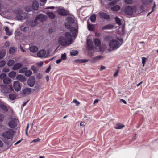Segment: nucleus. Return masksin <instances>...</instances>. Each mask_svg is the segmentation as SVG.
Wrapping results in <instances>:
<instances>
[{
  "instance_id": "obj_1",
  "label": "nucleus",
  "mask_w": 158,
  "mask_h": 158,
  "mask_svg": "<svg viewBox=\"0 0 158 158\" xmlns=\"http://www.w3.org/2000/svg\"><path fill=\"white\" fill-rule=\"evenodd\" d=\"M77 35V30L75 27L73 28L70 30V33L66 32L65 33V38L63 37L59 38L58 42L62 46H67L71 44L73 41V38Z\"/></svg>"
},
{
  "instance_id": "obj_2",
  "label": "nucleus",
  "mask_w": 158,
  "mask_h": 158,
  "mask_svg": "<svg viewBox=\"0 0 158 158\" xmlns=\"http://www.w3.org/2000/svg\"><path fill=\"white\" fill-rule=\"evenodd\" d=\"M123 40L121 39L118 40H113L109 43V45L112 50L118 49L122 43Z\"/></svg>"
},
{
  "instance_id": "obj_3",
  "label": "nucleus",
  "mask_w": 158,
  "mask_h": 158,
  "mask_svg": "<svg viewBox=\"0 0 158 158\" xmlns=\"http://www.w3.org/2000/svg\"><path fill=\"white\" fill-rule=\"evenodd\" d=\"M50 52L48 50L47 52L44 49L40 50L36 54H35L34 56L35 57H38L41 58H45L48 57L49 55Z\"/></svg>"
},
{
  "instance_id": "obj_4",
  "label": "nucleus",
  "mask_w": 158,
  "mask_h": 158,
  "mask_svg": "<svg viewBox=\"0 0 158 158\" xmlns=\"http://www.w3.org/2000/svg\"><path fill=\"white\" fill-rule=\"evenodd\" d=\"M67 22L65 24L66 28L68 29H70L71 30L73 28L75 27L76 29L77 33V25H76V27H72V24L74 23V20L72 18L69 17L67 18Z\"/></svg>"
},
{
  "instance_id": "obj_5",
  "label": "nucleus",
  "mask_w": 158,
  "mask_h": 158,
  "mask_svg": "<svg viewBox=\"0 0 158 158\" xmlns=\"http://www.w3.org/2000/svg\"><path fill=\"white\" fill-rule=\"evenodd\" d=\"M124 10L126 14L130 15L136 11V8L135 6H133L131 7L128 6L125 8Z\"/></svg>"
},
{
  "instance_id": "obj_6",
  "label": "nucleus",
  "mask_w": 158,
  "mask_h": 158,
  "mask_svg": "<svg viewBox=\"0 0 158 158\" xmlns=\"http://www.w3.org/2000/svg\"><path fill=\"white\" fill-rule=\"evenodd\" d=\"M14 133V130L12 129H9L7 131L4 132L2 135L4 138L8 139H10L13 137Z\"/></svg>"
},
{
  "instance_id": "obj_7",
  "label": "nucleus",
  "mask_w": 158,
  "mask_h": 158,
  "mask_svg": "<svg viewBox=\"0 0 158 158\" xmlns=\"http://www.w3.org/2000/svg\"><path fill=\"white\" fill-rule=\"evenodd\" d=\"M19 122L18 119L16 118H12L8 122V126L11 128H15L17 126Z\"/></svg>"
},
{
  "instance_id": "obj_8",
  "label": "nucleus",
  "mask_w": 158,
  "mask_h": 158,
  "mask_svg": "<svg viewBox=\"0 0 158 158\" xmlns=\"http://www.w3.org/2000/svg\"><path fill=\"white\" fill-rule=\"evenodd\" d=\"M94 42L95 45L98 47V49H97V51L99 50L101 52H102L103 50L101 46V42L100 40L97 38H95L94 39Z\"/></svg>"
},
{
  "instance_id": "obj_9",
  "label": "nucleus",
  "mask_w": 158,
  "mask_h": 158,
  "mask_svg": "<svg viewBox=\"0 0 158 158\" xmlns=\"http://www.w3.org/2000/svg\"><path fill=\"white\" fill-rule=\"evenodd\" d=\"M87 47L89 50L94 51V48H93V44L92 40L89 39H87Z\"/></svg>"
},
{
  "instance_id": "obj_10",
  "label": "nucleus",
  "mask_w": 158,
  "mask_h": 158,
  "mask_svg": "<svg viewBox=\"0 0 158 158\" xmlns=\"http://www.w3.org/2000/svg\"><path fill=\"white\" fill-rule=\"evenodd\" d=\"M13 87L15 90L16 91H20L21 87L19 85V82L18 81H15L13 83Z\"/></svg>"
},
{
  "instance_id": "obj_11",
  "label": "nucleus",
  "mask_w": 158,
  "mask_h": 158,
  "mask_svg": "<svg viewBox=\"0 0 158 158\" xmlns=\"http://www.w3.org/2000/svg\"><path fill=\"white\" fill-rule=\"evenodd\" d=\"M36 18L37 20H39L41 22H43L46 20L47 16L43 14H40L38 15Z\"/></svg>"
},
{
  "instance_id": "obj_12",
  "label": "nucleus",
  "mask_w": 158,
  "mask_h": 158,
  "mask_svg": "<svg viewBox=\"0 0 158 158\" xmlns=\"http://www.w3.org/2000/svg\"><path fill=\"white\" fill-rule=\"evenodd\" d=\"M58 13L61 15H66L65 10L62 7H59L57 10Z\"/></svg>"
},
{
  "instance_id": "obj_13",
  "label": "nucleus",
  "mask_w": 158,
  "mask_h": 158,
  "mask_svg": "<svg viewBox=\"0 0 158 158\" xmlns=\"http://www.w3.org/2000/svg\"><path fill=\"white\" fill-rule=\"evenodd\" d=\"M16 78L17 80L22 82H23L26 80V78H25L23 76L21 75H19L17 76L16 77Z\"/></svg>"
},
{
  "instance_id": "obj_14",
  "label": "nucleus",
  "mask_w": 158,
  "mask_h": 158,
  "mask_svg": "<svg viewBox=\"0 0 158 158\" xmlns=\"http://www.w3.org/2000/svg\"><path fill=\"white\" fill-rule=\"evenodd\" d=\"M39 7V4L37 2L36 0H34L33 2L32 7L33 9L35 10H37Z\"/></svg>"
},
{
  "instance_id": "obj_15",
  "label": "nucleus",
  "mask_w": 158,
  "mask_h": 158,
  "mask_svg": "<svg viewBox=\"0 0 158 158\" xmlns=\"http://www.w3.org/2000/svg\"><path fill=\"white\" fill-rule=\"evenodd\" d=\"M31 90L30 88H26L24 89L22 92V94L23 95L28 94L31 92Z\"/></svg>"
},
{
  "instance_id": "obj_16",
  "label": "nucleus",
  "mask_w": 158,
  "mask_h": 158,
  "mask_svg": "<svg viewBox=\"0 0 158 158\" xmlns=\"http://www.w3.org/2000/svg\"><path fill=\"white\" fill-rule=\"evenodd\" d=\"M23 64H22L20 63L15 64L13 67L12 69L13 70H17L22 67Z\"/></svg>"
},
{
  "instance_id": "obj_17",
  "label": "nucleus",
  "mask_w": 158,
  "mask_h": 158,
  "mask_svg": "<svg viewBox=\"0 0 158 158\" xmlns=\"http://www.w3.org/2000/svg\"><path fill=\"white\" fill-rule=\"evenodd\" d=\"M27 83L30 87H33L35 84L34 79L32 78L29 79L28 80Z\"/></svg>"
},
{
  "instance_id": "obj_18",
  "label": "nucleus",
  "mask_w": 158,
  "mask_h": 158,
  "mask_svg": "<svg viewBox=\"0 0 158 158\" xmlns=\"http://www.w3.org/2000/svg\"><path fill=\"white\" fill-rule=\"evenodd\" d=\"M99 14L100 17L102 19H107L109 18V15L104 13L100 12Z\"/></svg>"
},
{
  "instance_id": "obj_19",
  "label": "nucleus",
  "mask_w": 158,
  "mask_h": 158,
  "mask_svg": "<svg viewBox=\"0 0 158 158\" xmlns=\"http://www.w3.org/2000/svg\"><path fill=\"white\" fill-rule=\"evenodd\" d=\"M114 25L112 24H109L103 26L102 29L103 30H110L113 28Z\"/></svg>"
},
{
  "instance_id": "obj_20",
  "label": "nucleus",
  "mask_w": 158,
  "mask_h": 158,
  "mask_svg": "<svg viewBox=\"0 0 158 158\" xmlns=\"http://www.w3.org/2000/svg\"><path fill=\"white\" fill-rule=\"evenodd\" d=\"M29 50L30 51L32 52H36L38 50V47L36 46H32L30 47Z\"/></svg>"
},
{
  "instance_id": "obj_21",
  "label": "nucleus",
  "mask_w": 158,
  "mask_h": 158,
  "mask_svg": "<svg viewBox=\"0 0 158 158\" xmlns=\"http://www.w3.org/2000/svg\"><path fill=\"white\" fill-rule=\"evenodd\" d=\"M0 108L5 111H7L8 109L3 102H0Z\"/></svg>"
},
{
  "instance_id": "obj_22",
  "label": "nucleus",
  "mask_w": 158,
  "mask_h": 158,
  "mask_svg": "<svg viewBox=\"0 0 158 158\" xmlns=\"http://www.w3.org/2000/svg\"><path fill=\"white\" fill-rule=\"evenodd\" d=\"M4 29L7 35L9 36L12 35V31L11 30H10L9 28L7 26L4 27Z\"/></svg>"
},
{
  "instance_id": "obj_23",
  "label": "nucleus",
  "mask_w": 158,
  "mask_h": 158,
  "mask_svg": "<svg viewBox=\"0 0 158 158\" xmlns=\"http://www.w3.org/2000/svg\"><path fill=\"white\" fill-rule=\"evenodd\" d=\"M7 86H1V91L2 93H7L9 92L7 89Z\"/></svg>"
},
{
  "instance_id": "obj_24",
  "label": "nucleus",
  "mask_w": 158,
  "mask_h": 158,
  "mask_svg": "<svg viewBox=\"0 0 158 158\" xmlns=\"http://www.w3.org/2000/svg\"><path fill=\"white\" fill-rule=\"evenodd\" d=\"M125 125L121 123H117L116 124L115 128L117 129H120L124 128Z\"/></svg>"
},
{
  "instance_id": "obj_25",
  "label": "nucleus",
  "mask_w": 158,
  "mask_h": 158,
  "mask_svg": "<svg viewBox=\"0 0 158 158\" xmlns=\"http://www.w3.org/2000/svg\"><path fill=\"white\" fill-rule=\"evenodd\" d=\"M120 6L118 5H115L111 8V10L113 11H117L119 10Z\"/></svg>"
},
{
  "instance_id": "obj_26",
  "label": "nucleus",
  "mask_w": 158,
  "mask_h": 158,
  "mask_svg": "<svg viewBox=\"0 0 158 158\" xmlns=\"http://www.w3.org/2000/svg\"><path fill=\"white\" fill-rule=\"evenodd\" d=\"M102 58V56H96L94 57L92 60V62L94 63L96 62V61L99 60Z\"/></svg>"
},
{
  "instance_id": "obj_27",
  "label": "nucleus",
  "mask_w": 158,
  "mask_h": 158,
  "mask_svg": "<svg viewBox=\"0 0 158 158\" xmlns=\"http://www.w3.org/2000/svg\"><path fill=\"white\" fill-rule=\"evenodd\" d=\"M4 84H9L11 82V79L9 78H6L3 79V81Z\"/></svg>"
},
{
  "instance_id": "obj_28",
  "label": "nucleus",
  "mask_w": 158,
  "mask_h": 158,
  "mask_svg": "<svg viewBox=\"0 0 158 158\" xmlns=\"http://www.w3.org/2000/svg\"><path fill=\"white\" fill-rule=\"evenodd\" d=\"M37 20H36L35 18V20L31 21L29 23V24L31 27H34L37 24Z\"/></svg>"
},
{
  "instance_id": "obj_29",
  "label": "nucleus",
  "mask_w": 158,
  "mask_h": 158,
  "mask_svg": "<svg viewBox=\"0 0 158 158\" xmlns=\"http://www.w3.org/2000/svg\"><path fill=\"white\" fill-rule=\"evenodd\" d=\"M21 31L23 32H26L29 30V28L27 27H26L23 25L20 27Z\"/></svg>"
},
{
  "instance_id": "obj_30",
  "label": "nucleus",
  "mask_w": 158,
  "mask_h": 158,
  "mask_svg": "<svg viewBox=\"0 0 158 158\" xmlns=\"http://www.w3.org/2000/svg\"><path fill=\"white\" fill-rule=\"evenodd\" d=\"M47 15L51 19H53L55 17V14L51 12H48L47 13Z\"/></svg>"
},
{
  "instance_id": "obj_31",
  "label": "nucleus",
  "mask_w": 158,
  "mask_h": 158,
  "mask_svg": "<svg viewBox=\"0 0 158 158\" xmlns=\"http://www.w3.org/2000/svg\"><path fill=\"white\" fill-rule=\"evenodd\" d=\"M88 28L89 30L93 31L94 29V25L93 24H89L88 22Z\"/></svg>"
},
{
  "instance_id": "obj_32",
  "label": "nucleus",
  "mask_w": 158,
  "mask_h": 158,
  "mask_svg": "<svg viewBox=\"0 0 158 158\" xmlns=\"http://www.w3.org/2000/svg\"><path fill=\"white\" fill-rule=\"evenodd\" d=\"M6 54V51L3 50L0 52V59L2 58Z\"/></svg>"
},
{
  "instance_id": "obj_33",
  "label": "nucleus",
  "mask_w": 158,
  "mask_h": 158,
  "mask_svg": "<svg viewBox=\"0 0 158 158\" xmlns=\"http://www.w3.org/2000/svg\"><path fill=\"white\" fill-rule=\"evenodd\" d=\"M16 75V73L15 71H11L8 74V76L11 77L13 78L15 77Z\"/></svg>"
},
{
  "instance_id": "obj_34",
  "label": "nucleus",
  "mask_w": 158,
  "mask_h": 158,
  "mask_svg": "<svg viewBox=\"0 0 158 158\" xmlns=\"http://www.w3.org/2000/svg\"><path fill=\"white\" fill-rule=\"evenodd\" d=\"M32 71L31 70H28L27 69L25 73V75L26 76L29 77L32 74Z\"/></svg>"
},
{
  "instance_id": "obj_35",
  "label": "nucleus",
  "mask_w": 158,
  "mask_h": 158,
  "mask_svg": "<svg viewBox=\"0 0 158 158\" xmlns=\"http://www.w3.org/2000/svg\"><path fill=\"white\" fill-rule=\"evenodd\" d=\"M78 52L77 50H73L70 52V54L72 56H75L78 54Z\"/></svg>"
},
{
  "instance_id": "obj_36",
  "label": "nucleus",
  "mask_w": 158,
  "mask_h": 158,
  "mask_svg": "<svg viewBox=\"0 0 158 158\" xmlns=\"http://www.w3.org/2000/svg\"><path fill=\"white\" fill-rule=\"evenodd\" d=\"M88 61V60L87 59H78L75 60L76 62L79 63H85Z\"/></svg>"
},
{
  "instance_id": "obj_37",
  "label": "nucleus",
  "mask_w": 158,
  "mask_h": 158,
  "mask_svg": "<svg viewBox=\"0 0 158 158\" xmlns=\"http://www.w3.org/2000/svg\"><path fill=\"white\" fill-rule=\"evenodd\" d=\"M115 20L117 23L119 25H120L121 24V19L117 17L115 18Z\"/></svg>"
},
{
  "instance_id": "obj_38",
  "label": "nucleus",
  "mask_w": 158,
  "mask_h": 158,
  "mask_svg": "<svg viewBox=\"0 0 158 158\" xmlns=\"http://www.w3.org/2000/svg\"><path fill=\"white\" fill-rule=\"evenodd\" d=\"M15 62L14 60H9L7 63L8 65L9 66H11L14 64Z\"/></svg>"
},
{
  "instance_id": "obj_39",
  "label": "nucleus",
  "mask_w": 158,
  "mask_h": 158,
  "mask_svg": "<svg viewBox=\"0 0 158 158\" xmlns=\"http://www.w3.org/2000/svg\"><path fill=\"white\" fill-rule=\"evenodd\" d=\"M27 67L23 68L19 70V73H25L26 70L27 69Z\"/></svg>"
},
{
  "instance_id": "obj_40",
  "label": "nucleus",
  "mask_w": 158,
  "mask_h": 158,
  "mask_svg": "<svg viewBox=\"0 0 158 158\" xmlns=\"http://www.w3.org/2000/svg\"><path fill=\"white\" fill-rule=\"evenodd\" d=\"M25 10L27 12L31 11L32 8L30 6H27L25 7Z\"/></svg>"
},
{
  "instance_id": "obj_41",
  "label": "nucleus",
  "mask_w": 158,
  "mask_h": 158,
  "mask_svg": "<svg viewBox=\"0 0 158 158\" xmlns=\"http://www.w3.org/2000/svg\"><path fill=\"white\" fill-rule=\"evenodd\" d=\"M10 99L12 100H14L16 98L15 95L13 94H10L9 95Z\"/></svg>"
},
{
  "instance_id": "obj_42",
  "label": "nucleus",
  "mask_w": 158,
  "mask_h": 158,
  "mask_svg": "<svg viewBox=\"0 0 158 158\" xmlns=\"http://www.w3.org/2000/svg\"><path fill=\"white\" fill-rule=\"evenodd\" d=\"M15 52V48L14 47H12L10 48L9 50V53L10 54H13Z\"/></svg>"
},
{
  "instance_id": "obj_43",
  "label": "nucleus",
  "mask_w": 158,
  "mask_h": 158,
  "mask_svg": "<svg viewBox=\"0 0 158 158\" xmlns=\"http://www.w3.org/2000/svg\"><path fill=\"white\" fill-rule=\"evenodd\" d=\"M142 5L143 6L147 5L149 4L147 0H141Z\"/></svg>"
},
{
  "instance_id": "obj_44",
  "label": "nucleus",
  "mask_w": 158,
  "mask_h": 158,
  "mask_svg": "<svg viewBox=\"0 0 158 158\" xmlns=\"http://www.w3.org/2000/svg\"><path fill=\"white\" fill-rule=\"evenodd\" d=\"M16 19L17 20L21 21L24 19V18L21 15H19L16 16Z\"/></svg>"
},
{
  "instance_id": "obj_45",
  "label": "nucleus",
  "mask_w": 158,
  "mask_h": 158,
  "mask_svg": "<svg viewBox=\"0 0 158 158\" xmlns=\"http://www.w3.org/2000/svg\"><path fill=\"white\" fill-rule=\"evenodd\" d=\"M96 19V16L95 15H92L90 17V20L92 22H94Z\"/></svg>"
},
{
  "instance_id": "obj_46",
  "label": "nucleus",
  "mask_w": 158,
  "mask_h": 158,
  "mask_svg": "<svg viewBox=\"0 0 158 158\" xmlns=\"http://www.w3.org/2000/svg\"><path fill=\"white\" fill-rule=\"evenodd\" d=\"M147 59V58L144 57H143L142 58V63L143 64V66H144V65H145V64L146 62V60Z\"/></svg>"
},
{
  "instance_id": "obj_47",
  "label": "nucleus",
  "mask_w": 158,
  "mask_h": 158,
  "mask_svg": "<svg viewBox=\"0 0 158 158\" xmlns=\"http://www.w3.org/2000/svg\"><path fill=\"white\" fill-rule=\"evenodd\" d=\"M6 75L5 73H2L0 75V78L1 79H4L6 78Z\"/></svg>"
},
{
  "instance_id": "obj_48",
  "label": "nucleus",
  "mask_w": 158,
  "mask_h": 158,
  "mask_svg": "<svg viewBox=\"0 0 158 158\" xmlns=\"http://www.w3.org/2000/svg\"><path fill=\"white\" fill-rule=\"evenodd\" d=\"M61 59L64 60H65L66 59V54L65 53L62 54L61 56Z\"/></svg>"
},
{
  "instance_id": "obj_49",
  "label": "nucleus",
  "mask_w": 158,
  "mask_h": 158,
  "mask_svg": "<svg viewBox=\"0 0 158 158\" xmlns=\"http://www.w3.org/2000/svg\"><path fill=\"white\" fill-rule=\"evenodd\" d=\"M125 2L127 4H131L133 3V0H125Z\"/></svg>"
},
{
  "instance_id": "obj_50",
  "label": "nucleus",
  "mask_w": 158,
  "mask_h": 158,
  "mask_svg": "<svg viewBox=\"0 0 158 158\" xmlns=\"http://www.w3.org/2000/svg\"><path fill=\"white\" fill-rule=\"evenodd\" d=\"M10 71V70L8 68H7V67H5L3 68V69L2 70V72H8Z\"/></svg>"
},
{
  "instance_id": "obj_51",
  "label": "nucleus",
  "mask_w": 158,
  "mask_h": 158,
  "mask_svg": "<svg viewBox=\"0 0 158 158\" xmlns=\"http://www.w3.org/2000/svg\"><path fill=\"white\" fill-rule=\"evenodd\" d=\"M6 64V61L4 60L0 62V67H3Z\"/></svg>"
},
{
  "instance_id": "obj_52",
  "label": "nucleus",
  "mask_w": 158,
  "mask_h": 158,
  "mask_svg": "<svg viewBox=\"0 0 158 158\" xmlns=\"http://www.w3.org/2000/svg\"><path fill=\"white\" fill-rule=\"evenodd\" d=\"M72 102H73L76 104V106H78L80 105V102L76 100H74Z\"/></svg>"
},
{
  "instance_id": "obj_53",
  "label": "nucleus",
  "mask_w": 158,
  "mask_h": 158,
  "mask_svg": "<svg viewBox=\"0 0 158 158\" xmlns=\"http://www.w3.org/2000/svg\"><path fill=\"white\" fill-rule=\"evenodd\" d=\"M5 116L3 114H0V121L2 122L3 121Z\"/></svg>"
},
{
  "instance_id": "obj_54",
  "label": "nucleus",
  "mask_w": 158,
  "mask_h": 158,
  "mask_svg": "<svg viewBox=\"0 0 158 158\" xmlns=\"http://www.w3.org/2000/svg\"><path fill=\"white\" fill-rule=\"evenodd\" d=\"M40 85H37L35 86V90L37 91L40 90Z\"/></svg>"
},
{
  "instance_id": "obj_55",
  "label": "nucleus",
  "mask_w": 158,
  "mask_h": 158,
  "mask_svg": "<svg viewBox=\"0 0 158 158\" xmlns=\"http://www.w3.org/2000/svg\"><path fill=\"white\" fill-rule=\"evenodd\" d=\"M47 0H40L41 3V5H44V4L46 3Z\"/></svg>"
},
{
  "instance_id": "obj_56",
  "label": "nucleus",
  "mask_w": 158,
  "mask_h": 158,
  "mask_svg": "<svg viewBox=\"0 0 158 158\" xmlns=\"http://www.w3.org/2000/svg\"><path fill=\"white\" fill-rule=\"evenodd\" d=\"M40 141V139L39 138H37L36 139H34L32 140V143H36L39 142Z\"/></svg>"
},
{
  "instance_id": "obj_57",
  "label": "nucleus",
  "mask_w": 158,
  "mask_h": 158,
  "mask_svg": "<svg viewBox=\"0 0 158 158\" xmlns=\"http://www.w3.org/2000/svg\"><path fill=\"white\" fill-rule=\"evenodd\" d=\"M43 62L42 61L39 62L37 63V65L40 67L43 66Z\"/></svg>"
},
{
  "instance_id": "obj_58",
  "label": "nucleus",
  "mask_w": 158,
  "mask_h": 158,
  "mask_svg": "<svg viewBox=\"0 0 158 158\" xmlns=\"http://www.w3.org/2000/svg\"><path fill=\"white\" fill-rule=\"evenodd\" d=\"M51 69V66H49L46 69L45 72L46 73H48L49 72Z\"/></svg>"
},
{
  "instance_id": "obj_59",
  "label": "nucleus",
  "mask_w": 158,
  "mask_h": 158,
  "mask_svg": "<svg viewBox=\"0 0 158 158\" xmlns=\"http://www.w3.org/2000/svg\"><path fill=\"white\" fill-rule=\"evenodd\" d=\"M118 73H119V70H117L114 74V76L115 77L117 76L118 75Z\"/></svg>"
},
{
  "instance_id": "obj_60",
  "label": "nucleus",
  "mask_w": 158,
  "mask_h": 158,
  "mask_svg": "<svg viewBox=\"0 0 158 158\" xmlns=\"http://www.w3.org/2000/svg\"><path fill=\"white\" fill-rule=\"evenodd\" d=\"M62 60H63L61 58L60 59L56 60V63L57 64H59L61 62Z\"/></svg>"
},
{
  "instance_id": "obj_61",
  "label": "nucleus",
  "mask_w": 158,
  "mask_h": 158,
  "mask_svg": "<svg viewBox=\"0 0 158 158\" xmlns=\"http://www.w3.org/2000/svg\"><path fill=\"white\" fill-rule=\"evenodd\" d=\"M106 68V67L102 65L101 67V68L100 69V71H102L103 70L105 69Z\"/></svg>"
},
{
  "instance_id": "obj_62",
  "label": "nucleus",
  "mask_w": 158,
  "mask_h": 158,
  "mask_svg": "<svg viewBox=\"0 0 158 158\" xmlns=\"http://www.w3.org/2000/svg\"><path fill=\"white\" fill-rule=\"evenodd\" d=\"M120 102H122L123 103H124L125 104H126V102L124 100H123V99H121L120 100Z\"/></svg>"
},
{
  "instance_id": "obj_63",
  "label": "nucleus",
  "mask_w": 158,
  "mask_h": 158,
  "mask_svg": "<svg viewBox=\"0 0 158 158\" xmlns=\"http://www.w3.org/2000/svg\"><path fill=\"white\" fill-rule=\"evenodd\" d=\"M80 126H85V124L84 122H81V123H80Z\"/></svg>"
},
{
  "instance_id": "obj_64",
  "label": "nucleus",
  "mask_w": 158,
  "mask_h": 158,
  "mask_svg": "<svg viewBox=\"0 0 158 158\" xmlns=\"http://www.w3.org/2000/svg\"><path fill=\"white\" fill-rule=\"evenodd\" d=\"M52 28H51L49 29V31L50 34L52 33Z\"/></svg>"
}]
</instances>
